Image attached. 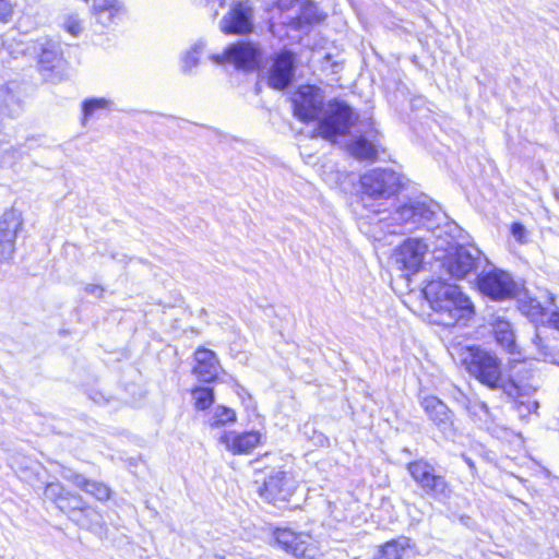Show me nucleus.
Segmentation results:
<instances>
[{"label":"nucleus","instance_id":"obj_1","mask_svg":"<svg viewBox=\"0 0 559 559\" xmlns=\"http://www.w3.org/2000/svg\"><path fill=\"white\" fill-rule=\"evenodd\" d=\"M324 95L314 85H302L294 94V115L301 121H312L323 114L316 129V135L335 142L346 134L357 120L353 109L344 102L331 100L323 111Z\"/></svg>","mask_w":559,"mask_h":559},{"label":"nucleus","instance_id":"obj_2","mask_svg":"<svg viewBox=\"0 0 559 559\" xmlns=\"http://www.w3.org/2000/svg\"><path fill=\"white\" fill-rule=\"evenodd\" d=\"M423 295L435 323L445 326L465 324L475 314L473 302L456 285L435 280L425 286Z\"/></svg>","mask_w":559,"mask_h":559},{"label":"nucleus","instance_id":"obj_3","mask_svg":"<svg viewBox=\"0 0 559 559\" xmlns=\"http://www.w3.org/2000/svg\"><path fill=\"white\" fill-rule=\"evenodd\" d=\"M467 372L490 389H501L510 397H519L536 390L535 384L522 378L504 381L501 361L496 354L480 347H469L463 358Z\"/></svg>","mask_w":559,"mask_h":559},{"label":"nucleus","instance_id":"obj_4","mask_svg":"<svg viewBox=\"0 0 559 559\" xmlns=\"http://www.w3.org/2000/svg\"><path fill=\"white\" fill-rule=\"evenodd\" d=\"M428 252V245L420 238H407L393 252L394 265L408 277L420 271Z\"/></svg>","mask_w":559,"mask_h":559},{"label":"nucleus","instance_id":"obj_5","mask_svg":"<svg viewBox=\"0 0 559 559\" xmlns=\"http://www.w3.org/2000/svg\"><path fill=\"white\" fill-rule=\"evenodd\" d=\"M360 182L362 191L374 199H389L403 186L402 176L391 169L371 170L361 177Z\"/></svg>","mask_w":559,"mask_h":559},{"label":"nucleus","instance_id":"obj_6","mask_svg":"<svg viewBox=\"0 0 559 559\" xmlns=\"http://www.w3.org/2000/svg\"><path fill=\"white\" fill-rule=\"evenodd\" d=\"M414 481L427 493L436 498L448 499L451 488L445 478L435 474V468L427 461L418 460L407 465Z\"/></svg>","mask_w":559,"mask_h":559},{"label":"nucleus","instance_id":"obj_7","mask_svg":"<svg viewBox=\"0 0 559 559\" xmlns=\"http://www.w3.org/2000/svg\"><path fill=\"white\" fill-rule=\"evenodd\" d=\"M271 545L296 558H313L316 555V546L310 535L288 528H276Z\"/></svg>","mask_w":559,"mask_h":559},{"label":"nucleus","instance_id":"obj_8","mask_svg":"<svg viewBox=\"0 0 559 559\" xmlns=\"http://www.w3.org/2000/svg\"><path fill=\"white\" fill-rule=\"evenodd\" d=\"M480 261V251L474 247L457 246L449 250L442 261L443 269L455 278H464Z\"/></svg>","mask_w":559,"mask_h":559},{"label":"nucleus","instance_id":"obj_9","mask_svg":"<svg viewBox=\"0 0 559 559\" xmlns=\"http://www.w3.org/2000/svg\"><path fill=\"white\" fill-rule=\"evenodd\" d=\"M297 486V480L290 472L276 471L267 476L259 493L269 502H283L295 493Z\"/></svg>","mask_w":559,"mask_h":559},{"label":"nucleus","instance_id":"obj_10","mask_svg":"<svg viewBox=\"0 0 559 559\" xmlns=\"http://www.w3.org/2000/svg\"><path fill=\"white\" fill-rule=\"evenodd\" d=\"M478 287L483 294L498 300L511 298L518 290L511 275L498 269L484 272L478 277Z\"/></svg>","mask_w":559,"mask_h":559},{"label":"nucleus","instance_id":"obj_11","mask_svg":"<svg viewBox=\"0 0 559 559\" xmlns=\"http://www.w3.org/2000/svg\"><path fill=\"white\" fill-rule=\"evenodd\" d=\"M260 50L250 43H238L229 46L222 55L209 58L215 64L230 63L238 69L253 70L260 60Z\"/></svg>","mask_w":559,"mask_h":559},{"label":"nucleus","instance_id":"obj_12","mask_svg":"<svg viewBox=\"0 0 559 559\" xmlns=\"http://www.w3.org/2000/svg\"><path fill=\"white\" fill-rule=\"evenodd\" d=\"M280 9L286 11L285 21L296 29H306L310 24L320 21L318 8L309 0H281Z\"/></svg>","mask_w":559,"mask_h":559},{"label":"nucleus","instance_id":"obj_13","mask_svg":"<svg viewBox=\"0 0 559 559\" xmlns=\"http://www.w3.org/2000/svg\"><path fill=\"white\" fill-rule=\"evenodd\" d=\"M21 226L22 217L15 211H8L0 217V262L13 258L16 234Z\"/></svg>","mask_w":559,"mask_h":559},{"label":"nucleus","instance_id":"obj_14","mask_svg":"<svg viewBox=\"0 0 559 559\" xmlns=\"http://www.w3.org/2000/svg\"><path fill=\"white\" fill-rule=\"evenodd\" d=\"M263 433L258 430L252 431H226L221 438L219 442L227 451L235 455L249 454L257 447L263 442Z\"/></svg>","mask_w":559,"mask_h":559},{"label":"nucleus","instance_id":"obj_15","mask_svg":"<svg viewBox=\"0 0 559 559\" xmlns=\"http://www.w3.org/2000/svg\"><path fill=\"white\" fill-rule=\"evenodd\" d=\"M402 213L405 229L412 230L419 225L430 222L435 216L433 205L415 200L409 203L399 205Z\"/></svg>","mask_w":559,"mask_h":559},{"label":"nucleus","instance_id":"obj_16","mask_svg":"<svg viewBox=\"0 0 559 559\" xmlns=\"http://www.w3.org/2000/svg\"><path fill=\"white\" fill-rule=\"evenodd\" d=\"M293 76L294 56L288 51H284L274 60L270 69L267 83L275 90H284L289 85Z\"/></svg>","mask_w":559,"mask_h":559},{"label":"nucleus","instance_id":"obj_17","mask_svg":"<svg viewBox=\"0 0 559 559\" xmlns=\"http://www.w3.org/2000/svg\"><path fill=\"white\" fill-rule=\"evenodd\" d=\"M251 27V8L248 3L235 5L221 22V29L225 34H246Z\"/></svg>","mask_w":559,"mask_h":559},{"label":"nucleus","instance_id":"obj_18","mask_svg":"<svg viewBox=\"0 0 559 559\" xmlns=\"http://www.w3.org/2000/svg\"><path fill=\"white\" fill-rule=\"evenodd\" d=\"M197 365L193 372L197 377L204 382H210L216 378L218 372V361L212 350L200 348L195 352Z\"/></svg>","mask_w":559,"mask_h":559},{"label":"nucleus","instance_id":"obj_19","mask_svg":"<svg viewBox=\"0 0 559 559\" xmlns=\"http://www.w3.org/2000/svg\"><path fill=\"white\" fill-rule=\"evenodd\" d=\"M63 477L99 501H106L110 498V489L103 483L90 480L83 475L72 472L64 474Z\"/></svg>","mask_w":559,"mask_h":559},{"label":"nucleus","instance_id":"obj_20","mask_svg":"<svg viewBox=\"0 0 559 559\" xmlns=\"http://www.w3.org/2000/svg\"><path fill=\"white\" fill-rule=\"evenodd\" d=\"M456 402L468 413L474 421L480 424H488L490 421V414L487 405L476 397H469L461 390H457L454 395Z\"/></svg>","mask_w":559,"mask_h":559},{"label":"nucleus","instance_id":"obj_21","mask_svg":"<svg viewBox=\"0 0 559 559\" xmlns=\"http://www.w3.org/2000/svg\"><path fill=\"white\" fill-rule=\"evenodd\" d=\"M371 224L379 226L380 230L386 231L389 234H396L405 229L402 213L400 212L399 206L394 207L392 211H377Z\"/></svg>","mask_w":559,"mask_h":559},{"label":"nucleus","instance_id":"obj_22","mask_svg":"<svg viewBox=\"0 0 559 559\" xmlns=\"http://www.w3.org/2000/svg\"><path fill=\"white\" fill-rule=\"evenodd\" d=\"M519 308L533 322L546 324L549 309L539 299L524 294L519 299Z\"/></svg>","mask_w":559,"mask_h":559},{"label":"nucleus","instance_id":"obj_23","mask_svg":"<svg viewBox=\"0 0 559 559\" xmlns=\"http://www.w3.org/2000/svg\"><path fill=\"white\" fill-rule=\"evenodd\" d=\"M492 329L497 343L509 353H515V335L511 323L502 318H497L492 323Z\"/></svg>","mask_w":559,"mask_h":559},{"label":"nucleus","instance_id":"obj_24","mask_svg":"<svg viewBox=\"0 0 559 559\" xmlns=\"http://www.w3.org/2000/svg\"><path fill=\"white\" fill-rule=\"evenodd\" d=\"M122 11V5L119 0H94L93 14L96 16L97 22L103 25H108L112 19Z\"/></svg>","mask_w":559,"mask_h":559},{"label":"nucleus","instance_id":"obj_25","mask_svg":"<svg viewBox=\"0 0 559 559\" xmlns=\"http://www.w3.org/2000/svg\"><path fill=\"white\" fill-rule=\"evenodd\" d=\"M423 406L429 416L438 426H442L450 420V411L448 406L435 396H428L423 401Z\"/></svg>","mask_w":559,"mask_h":559},{"label":"nucleus","instance_id":"obj_26","mask_svg":"<svg viewBox=\"0 0 559 559\" xmlns=\"http://www.w3.org/2000/svg\"><path fill=\"white\" fill-rule=\"evenodd\" d=\"M407 547L409 539L405 537L388 542L379 550L377 559H401Z\"/></svg>","mask_w":559,"mask_h":559},{"label":"nucleus","instance_id":"obj_27","mask_svg":"<svg viewBox=\"0 0 559 559\" xmlns=\"http://www.w3.org/2000/svg\"><path fill=\"white\" fill-rule=\"evenodd\" d=\"M349 152L360 159H372L377 155L376 145L362 136H359L349 145Z\"/></svg>","mask_w":559,"mask_h":559},{"label":"nucleus","instance_id":"obj_28","mask_svg":"<svg viewBox=\"0 0 559 559\" xmlns=\"http://www.w3.org/2000/svg\"><path fill=\"white\" fill-rule=\"evenodd\" d=\"M236 419L237 416L234 409L225 406H217L215 407L210 418V425L212 427H219L227 424H233L236 421Z\"/></svg>","mask_w":559,"mask_h":559},{"label":"nucleus","instance_id":"obj_29","mask_svg":"<svg viewBox=\"0 0 559 559\" xmlns=\"http://www.w3.org/2000/svg\"><path fill=\"white\" fill-rule=\"evenodd\" d=\"M194 407L199 411L207 409L214 402V393L209 388H198L192 391Z\"/></svg>","mask_w":559,"mask_h":559},{"label":"nucleus","instance_id":"obj_30","mask_svg":"<svg viewBox=\"0 0 559 559\" xmlns=\"http://www.w3.org/2000/svg\"><path fill=\"white\" fill-rule=\"evenodd\" d=\"M205 45L203 41L195 43L183 56V71H190L199 63V56L204 51Z\"/></svg>","mask_w":559,"mask_h":559},{"label":"nucleus","instance_id":"obj_31","mask_svg":"<svg viewBox=\"0 0 559 559\" xmlns=\"http://www.w3.org/2000/svg\"><path fill=\"white\" fill-rule=\"evenodd\" d=\"M111 106V100L107 98H91L83 103L84 120L91 117L95 111L108 109Z\"/></svg>","mask_w":559,"mask_h":559},{"label":"nucleus","instance_id":"obj_32","mask_svg":"<svg viewBox=\"0 0 559 559\" xmlns=\"http://www.w3.org/2000/svg\"><path fill=\"white\" fill-rule=\"evenodd\" d=\"M63 25L66 31L74 37L79 36L82 32V24L76 15H69Z\"/></svg>","mask_w":559,"mask_h":559},{"label":"nucleus","instance_id":"obj_33","mask_svg":"<svg viewBox=\"0 0 559 559\" xmlns=\"http://www.w3.org/2000/svg\"><path fill=\"white\" fill-rule=\"evenodd\" d=\"M538 408V403L536 401H521L518 405V412L521 417H525L531 413H535Z\"/></svg>","mask_w":559,"mask_h":559},{"label":"nucleus","instance_id":"obj_34","mask_svg":"<svg viewBox=\"0 0 559 559\" xmlns=\"http://www.w3.org/2000/svg\"><path fill=\"white\" fill-rule=\"evenodd\" d=\"M511 235L516 239L520 243L526 242L527 230L521 223H513L510 228Z\"/></svg>","mask_w":559,"mask_h":559},{"label":"nucleus","instance_id":"obj_35","mask_svg":"<svg viewBox=\"0 0 559 559\" xmlns=\"http://www.w3.org/2000/svg\"><path fill=\"white\" fill-rule=\"evenodd\" d=\"M13 10L9 0H0V22H8L13 14Z\"/></svg>","mask_w":559,"mask_h":559},{"label":"nucleus","instance_id":"obj_36","mask_svg":"<svg viewBox=\"0 0 559 559\" xmlns=\"http://www.w3.org/2000/svg\"><path fill=\"white\" fill-rule=\"evenodd\" d=\"M539 359L559 365V352L551 348H549L548 350L540 349Z\"/></svg>","mask_w":559,"mask_h":559},{"label":"nucleus","instance_id":"obj_37","mask_svg":"<svg viewBox=\"0 0 559 559\" xmlns=\"http://www.w3.org/2000/svg\"><path fill=\"white\" fill-rule=\"evenodd\" d=\"M546 324L552 325L555 329L559 330V309L548 311Z\"/></svg>","mask_w":559,"mask_h":559},{"label":"nucleus","instance_id":"obj_38","mask_svg":"<svg viewBox=\"0 0 559 559\" xmlns=\"http://www.w3.org/2000/svg\"><path fill=\"white\" fill-rule=\"evenodd\" d=\"M532 344L535 346L536 348V358L539 359V352L540 349L542 350H548L549 348L544 344V341L542 338V336L539 335V333H536L535 336L533 337L532 340Z\"/></svg>","mask_w":559,"mask_h":559},{"label":"nucleus","instance_id":"obj_39","mask_svg":"<svg viewBox=\"0 0 559 559\" xmlns=\"http://www.w3.org/2000/svg\"><path fill=\"white\" fill-rule=\"evenodd\" d=\"M61 490L62 487L59 484H49L45 489V495L48 498H56Z\"/></svg>","mask_w":559,"mask_h":559},{"label":"nucleus","instance_id":"obj_40","mask_svg":"<svg viewBox=\"0 0 559 559\" xmlns=\"http://www.w3.org/2000/svg\"><path fill=\"white\" fill-rule=\"evenodd\" d=\"M50 56L53 58V59H57V55L52 53V52H49V51H44V53L41 55L40 57V63L41 66L45 68V69H48L49 67L45 66L46 63L50 62Z\"/></svg>","mask_w":559,"mask_h":559},{"label":"nucleus","instance_id":"obj_41","mask_svg":"<svg viewBox=\"0 0 559 559\" xmlns=\"http://www.w3.org/2000/svg\"><path fill=\"white\" fill-rule=\"evenodd\" d=\"M85 290L92 295H100L103 289L97 285H87Z\"/></svg>","mask_w":559,"mask_h":559},{"label":"nucleus","instance_id":"obj_42","mask_svg":"<svg viewBox=\"0 0 559 559\" xmlns=\"http://www.w3.org/2000/svg\"><path fill=\"white\" fill-rule=\"evenodd\" d=\"M542 298H544L545 302L549 305H552L555 300L552 294H550L549 292H544Z\"/></svg>","mask_w":559,"mask_h":559},{"label":"nucleus","instance_id":"obj_43","mask_svg":"<svg viewBox=\"0 0 559 559\" xmlns=\"http://www.w3.org/2000/svg\"><path fill=\"white\" fill-rule=\"evenodd\" d=\"M217 2L221 8L224 7V0H214L213 3Z\"/></svg>","mask_w":559,"mask_h":559}]
</instances>
